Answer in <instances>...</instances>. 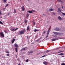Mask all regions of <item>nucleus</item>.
Masks as SVG:
<instances>
[{
    "label": "nucleus",
    "instance_id": "obj_1",
    "mask_svg": "<svg viewBox=\"0 0 65 65\" xmlns=\"http://www.w3.org/2000/svg\"><path fill=\"white\" fill-rule=\"evenodd\" d=\"M26 32V30L23 29L22 30L20 31V35H22L24 34V33Z\"/></svg>",
    "mask_w": 65,
    "mask_h": 65
},
{
    "label": "nucleus",
    "instance_id": "obj_2",
    "mask_svg": "<svg viewBox=\"0 0 65 65\" xmlns=\"http://www.w3.org/2000/svg\"><path fill=\"white\" fill-rule=\"evenodd\" d=\"M54 30L56 31H60V28L58 27H56L54 29Z\"/></svg>",
    "mask_w": 65,
    "mask_h": 65
},
{
    "label": "nucleus",
    "instance_id": "obj_3",
    "mask_svg": "<svg viewBox=\"0 0 65 65\" xmlns=\"http://www.w3.org/2000/svg\"><path fill=\"white\" fill-rule=\"evenodd\" d=\"M1 36L2 37H4V34L3 32H1L0 33Z\"/></svg>",
    "mask_w": 65,
    "mask_h": 65
},
{
    "label": "nucleus",
    "instance_id": "obj_4",
    "mask_svg": "<svg viewBox=\"0 0 65 65\" xmlns=\"http://www.w3.org/2000/svg\"><path fill=\"white\" fill-rule=\"evenodd\" d=\"M61 11V9L60 8H58V12L59 13H60Z\"/></svg>",
    "mask_w": 65,
    "mask_h": 65
},
{
    "label": "nucleus",
    "instance_id": "obj_5",
    "mask_svg": "<svg viewBox=\"0 0 65 65\" xmlns=\"http://www.w3.org/2000/svg\"><path fill=\"white\" fill-rule=\"evenodd\" d=\"M63 34H64V33L58 32L57 35H58L61 36V35H63Z\"/></svg>",
    "mask_w": 65,
    "mask_h": 65
},
{
    "label": "nucleus",
    "instance_id": "obj_6",
    "mask_svg": "<svg viewBox=\"0 0 65 65\" xmlns=\"http://www.w3.org/2000/svg\"><path fill=\"white\" fill-rule=\"evenodd\" d=\"M25 8L24 7L22 6L21 7V9L22 11H24V10H25Z\"/></svg>",
    "mask_w": 65,
    "mask_h": 65
},
{
    "label": "nucleus",
    "instance_id": "obj_7",
    "mask_svg": "<svg viewBox=\"0 0 65 65\" xmlns=\"http://www.w3.org/2000/svg\"><path fill=\"white\" fill-rule=\"evenodd\" d=\"M58 19L59 20H62V19L61 18L60 16H59L58 17Z\"/></svg>",
    "mask_w": 65,
    "mask_h": 65
},
{
    "label": "nucleus",
    "instance_id": "obj_8",
    "mask_svg": "<svg viewBox=\"0 0 65 65\" xmlns=\"http://www.w3.org/2000/svg\"><path fill=\"white\" fill-rule=\"evenodd\" d=\"M58 40V39H52V41H56L57 40Z\"/></svg>",
    "mask_w": 65,
    "mask_h": 65
},
{
    "label": "nucleus",
    "instance_id": "obj_9",
    "mask_svg": "<svg viewBox=\"0 0 65 65\" xmlns=\"http://www.w3.org/2000/svg\"><path fill=\"white\" fill-rule=\"evenodd\" d=\"M43 63L44 64V65H46L47 64H48V62L45 61H44L43 62Z\"/></svg>",
    "mask_w": 65,
    "mask_h": 65
},
{
    "label": "nucleus",
    "instance_id": "obj_10",
    "mask_svg": "<svg viewBox=\"0 0 65 65\" xmlns=\"http://www.w3.org/2000/svg\"><path fill=\"white\" fill-rule=\"evenodd\" d=\"M14 46L16 47H18V45L16 43H15Z\"/></svg>",
    "mask_w": 65,
    "mask_h": 65
},
{
    "label": "nucleus",
    "instance_id": "obj_11",
    "mask_svg": "<svg viewBox=\"0 0 65 65\" xmlns=\"http://www.w3.org/2000/svg\"><path fill=\"white\" fill-rule=\"evenodd\" d=\"M33 11H34V10H32V11H28V12H29V13H32Z\"/></svg>",
    "mask_w": 65,
    "mask_h": 65
},
{
    "label": "nucleus",
    "instance_id": "obj_12",
    "mask_svg": "<svg viewBox=\"0 0 65 65\" xmlns=\"http://www.w3.org/2000/svg\"><path fill=\"white\" fill-rule=\"evenodd\" d=\"M53 33L55 34H56V35H58V32H53Z\"/></svg>",
    "mask_w": 65,
    "mask_h": 65
},
{
    "label": "nucleus",
    "instance_id": "obj_13",
    "mask_svg": "<svg viewBox=\"0 0 65 65\" xmlns=\"http://www.w3.org/2000/svg\"><path fill=\"white\" fill-rule=\"evenodd\" d=\"M15 39H13L12 41H11L12 43H13L14 41H15Z\"/></svg>",
    "mask_w": 65,
    "mask_h": 65
},
{
    "label": "nucleus",
    "instance_id": "obj_14",
    "mask_svg": "<svg viewBox=\"0 0 65 65\" xmlns=\"http://www.w3.org/2000/svg\"><path fill=\"white\" fill-rule=\"evenodd\" d=\"M50 30H48L47 32V35H48L49 34V33H50Z\"/></svg>",
    "mask_w": 65,
    "mask_h": 65
},
{
    "label": "nucleus",
    "instance_id": "obj_15",
    "mask_svg": "<svg viewBox=\"0 0 65 65\" xmlns=\"http://www.w3.org/2000/svg\"><path fill=\"white\" fill-rule=\"evenodd\" d=\"M25 48H25L22 49L21 50V51H25Z\"/></svg>",
    "mask_w": 65,
    "mask_h": 65
},
{
    "label": "nucleus",
    "instance_id": "obj_16",
    "mask_svg": "<svg viewBox=\"0 0 65 65\" xmlns=\"http://www.w3.org/2000/svg\"><path fill=\"white\" fill-rule=\"evenodd\" d=\"M11 31H15V29L13 28L12 29H11Z\"/></svg>",
    "mask_w": 65,
    "mask_h": 65
},
{
    "label": "nucleus",
    "instance_id": "obj_17",
    "mask_svg": "<svg viewBox=\"0 0 65 65\" xmlns=\"http://www.w3.org/2000/svg\"><path fill=\"white\" fill-rule=\"evenodd\" d=\"M29 29H30V27H29V26H28L27 27V31H28V30H29Z\"/></svg>",
    "mask_w": 65,
    "mask_h": 65
},
{
    "label": "nucleus",
    "instance_id": "obj_18",
    "mask_svg": "<svg viewBox=\"0 0 65 65\" xmlns=\"http://www.w3.org/2000/svg\"><path fill=\"white\" fill-rule=\"evenodd\" d=\"M64 54L62 53H61L60 54H58V55H60V56H61V55H63Z\"/></svg>",
    "mask_w": 65,
    "mask_h": 65
},
{
    "label": "nucleus",
    "instance_id": "obj_19",
    "mask_svg": "<svg viewBox=\"0 0 65 65\" xmlns=\"http://www.w3.org/2000/svg\"><path fill=\"white\" fill-rule=\"evenodd\" d=\"M60 1L61 3H64V1Z\"/></svg>",
    "mask_w": 65,
    "mask_h": 65
},
{
    "label": "nucleus",
    "instance_id": "obj_20",
    "mask_svg": "<svg viewBox=\"0 0 65 65\" xmlns=\"http://www.w3.org/2000/svg\"><path fill=\"white\" fill-rule=\"evenodd\" d=\"M15 51H16V52H18V48H15Z\"/></svg>",
    "mask_w": 65,
    "mask_h": 65
},
{
    "label": "nucleus",
    "instance_id": "obj_21",
    "mask_svg": "<svg viewBox=\"0 0 65 65\" xmlns=\"http://www.w3.org/2000/svg\"><path fill=\"white\" fill-rule=\"evenodd\" d=\"M55 14H56V13H55L54 12H53L52 13V14L53 15H55Z\"/></svg>",
    "mask_w": 65,
    "mask_h": 65
},
{
    "label": "nucleus",
    "instance_id": "obj_22",
    "mask_svg": "<svg viewBox=\"0 0 65 65\" xmlns=\"http://www.w3.org/2000/svg\"><path fill=\"white\" fill-rule=\"evenodd\" d=\"M49 10H50V11H53L54 10L53 9H49Z\"/></svg>",
    "mask_w": 65,
    "mask_h": 65
},
{
    "label": "nucleus",
    "instance_id": "obj_23",
    "mask_svg": "<svg viewBox=\"0 0 65 65\" xmlns=\"http://www.w3.org/2000/svg\"><path fill=\"white\" fill-rule=\"evenodd\" d=\"M8 5H9V4H7L6 6H5V7H7V6H8Z\"/></svg>",
    "mask_w": 65,
    "mask_h": 65
},
{
    "label": "nucleus",
    "instance_id": "obj_24",
    "mask_svg": "<svg viewBox=\"0 0 65 65\" xmlns=\"http://www.w3.org/2000/svg\"><path fill=\"white\" fill-rule=\"evenodd\" d=\"M26 17H29V14H26Z\"/></svg>",
    "mask_w": 65,
    "mask_h": 65
},
{
    "label": "nucleus",
    "instance_id": "obj_25",
    "mask_svg": "<svg viewBox=\"0 0 65 65\" xmlns=\"http://www.w3.org/2000/svg\"><path fill=\"white\" fill-rule=\"evenodd\" d=\"M36 24L35 22H34L33 23V25L34 26Z\"/></svg>",
    "mask_w": 65,
    "mask_h": 65
},
{
    "label": "nucleus",
    "instance_id": "obj_26",
    "mask_svg": "<svg viewBox=\"0 0 65 65\" xmlns=\"http://www.w3.org/2000/svg\"><path fill=\"white\" fill-rule=\"evenodd\" d=\"M0 24H1L2 25V24H3V23L1 21H0Z\"/></svg>",
    "mask_w": 65,
    "mask_h": 65
},
{
    "label": "nucleus",
    "instance_id": "obj_27",
    "mask_svg": "<svg viewBox=\"0 0 65 65\" xmlns=\"http://www.w3.org/2000/svg\"><path fill=\"white\" fill-rule=\"evenodd\" d=\"M50 51H51V50H48L46 52V53H48V52H50Z\"/></svg>",
    "mask_w": 65,
    "mask_h": 65
},
{
    "label": "nucleus",
    "instance_id": "obj_28",
    "mask_svg": "<svg viewBox=\"0 0 65 65\" xmlns=\"http://www.w3.org/2000/svg\"><path fill=\"white\" fill-rule=\"evenodd\" d=\"M61 65H65V63H61Z\"/></svg>",
    "mask_w": 65,
    "mask_h": 65
},
{
    "label": "nucleus",
    "instance_id": "obj_29",
    "mask_svg": "<svg viewBox=\"0 0 65 65\" xmlns=\"http://www.w3.org/2000/svg\"><path fill=\"white\" fill-rule=\"evenodd\" d=\"M46 31H44L43 32V34H45V33H46Z\"/></svg>",
    "mask_w": 65,
    "mask_h": 65
},
{
    "label": "nucleus",
    "instance_id": "obj_30",
    "mask_svg": "<svg viewBox=\"0 0 65 65\" xmlns=\"http://www.w3.org/2000/svg\"><path fill=\"white\" fill-rule=\"evenodd\" d=\"M34 32H36V31H37V30L36 29H35L34 30Z\"/></svg>",
    "mask_w": 65,
    "mask_h": 65
},
{
    "label": "nucleus",
    "instance_id": "obj_31",
    "mask_svg": "<svg viewBox=\"0 0 65 65\" xmlns=\"http://www.w3.org/2000/svg\"><path fill=\"white\" fill-rule=\"evenodd\" d=\"M62 14L63 15H65V13L62 12Z\"/></svg>",
    "mask_w": 65,
    "mask_h": 65
},
{
    "label": "nucleus",
    "instance_id": "obj_32",
    "mask_svg": "<svg viewBox=\"0 0 65 65\" xmlns=\"http://www.w3.org/2000/svg\"><path fill=\"white\" fill-rule=\"evenodd\" d=\"M29 61L28 59H27L26 60V62H28V61Z\"/></svg>",
    "mask_w": 65,
    "mask_h": 65
},
{
    "label": "nucleus",
    "instance_id": "obj_33",
    "mask_svg": "<svg viewBox=\"0 0 65 65\" xmlns=\"http://www.w3.org/2000/svg\"><path fill=\"white\" fill-rule=\"evenodd\" d=\"M18 28H15V31H16V30H18Z\"/></svg>",
    "mask_w": 65,
    "mask_h": 65
},
{
    "label": "nucleus",
    "instance_id": "obj_34",
    "mask_svg": "<svg viewBox=\"0 0 65 65\" xmlns=\"http://www.w3.org/2000/svg\"><path fill=\"white\" fill-rule=\"evenodd\" d=\"M7 56H8V57H9V54H8L7 55Z\"/></svg>",
    "mask_w": 65,
    "mask_h": 65
},
{
    "label": "nucleus",
    "instance_id": "obj_35",
    "mask_svg": "<svg viewBox=\"0 0 65 65\" xmlns=\"http://www.w3.org/2000/svg\"><path fill=\"white\" fill-rule=\"evenodd\" d=\"M3 2H6V0H4L3 1Z\"/></svg>",
    "mask_w": 65,
    "mask_h": 65
},
{
    "label": "nucleus",
    "instance_id": "obj_36",
    "mask_svg": "<svg viewBox=\"0 0 65 65\" xmlns=\"http://www.w3.org/2000/svg\"><path fill=\"white\" fill-rule=\"evenodd\" d=\"M25 23H27V20H25Z\"/></svg>",
    "mask_w": 65,
    "mask_h": 65
},
{
    "label": "nucleus",
    "instance_id": "obj_37",
    "mask_svg": "<svg viewBox=\"0 0 65 65\" xmlns=\"http://www.w3.org/2000/svg\"><path fill=\"white\" fill-rule=\"evenodd\" d=\"M4 31L5 32V33H6V34L7 33V32L6 31V30H5Z\"/></svg>",
    "mask_w": 65,
    "mask_h": 65
},
{
    "label": "nucleus",
    "instance_id": "obj_38",
    "mask_svg": "<svg viewBox=\"0 0 65 65\" xmlns=\"http://www.w3.org/2000/svg\"><path fill=\"white\" fill-rule=\"evenodd\" d=\"M48 35H47H47L46 36V38H47V37H48Z\"/></svg>",
    "mask_w": 65,
    "mask_h": 65
},
{
    "label": "nucleus",
    "instance_id": "obj_39",
    "mask_svg": "<svg viewBox=\"0 0 65 65\" xmlns=\"http://www.w3.org/2000/svg\"><path fill=\"white\" fill-rule=\"evenodd\" d=\"M16 11H15V9H14V11L13 12L14 13H15Z\"/></svg>",
    "mask_w": 65,
    "mask_h": 65
},
{
    "label": "nucleus",
    "instance_id": "obj_40",
    "mask_svg": "<svg viewBox=\"0 0 65 65\" xmlns=\"http://www.w3.org/2000/svg\"><path fill=\"white\" fill-rule=\"evenodd\" d=\"M6 53H9V52H8V51H7L6 52Z\"/></svg>",
    "mask_w": 65,
    "mask_h": 65
},
{
    "label": "nucleus",
    "instance_id": "obj_41",
    "mask_svg": "<svg viewBox=\"0 0 65 65\" xmlns=\"http://www.w3.org/2000/svg\"><path fill=\"white\" fill-rule=\"evenodd\" d=\"M57 1H58V2H60L61 0H57Z\"/></svg>",
    "mask_w": 65,
    "mask_h": 65
},
{
    "label": "nucleus",
    "instance_id": "obj_42",
    "mask_svg": "<svg viewBox=\"0 0 65 65\" xmlns=\"http://www.w3.org/2000/svg\"><path fill=\"white\" fill-rule=\"evenodd\" d=\"M1 11L0 10V15L1 14Z\"/></svg>",
    "mask_w": 65,
    "mask_h": 65
},
{
    "label": "nucleus",
    "instance_id": "obj_43",
    "mask_svg": "<svg viewBox=\"0 0 65 65\" xmlns=\"http://www.w3.org/2000/svg\"><path fill=\"white\" fill-rule=\"evenodd\" d=\"M33 53V51H31L30 52V53Z\"/></svg>",
    "mask_w": 65,
    "mask_h": 65
},
{
    "label": "nucleus",
    "instance_id": "obj_44",
    "mask_svg": "<svg viewBox=\"0 0 65 65\" xmlns=\"http://www.w3.org/2000/svg\"><path fill=\"white\" fill-rule=\"evenodd\" d=\"M44 56H45V55H44V56H42V57H44Z\"/></svg>",
    "mask_w": 65,
    "mask_h": 65
},
{
    "label": "nucleus",
    "instance_id": "obj_45",
    "mask_svg": "<svg viewBox=\"0 0 65 65\" xmlns=\"http://www.w3.org/2000/svg\"><path fill=\"white\" fill-rule=\"evenodd\" d=\"M54 37H55L56 38V37H57V36H54Z\"/></svg>",
    "mask_w": 65,
    "mask_h": 65
},
{
    "label": "nucleus",
    "instance_id": "obj_46",
    "mask_svg": "<svg viewBox=\"0 0 65 65\" xmlns=\"http://www.w3.org/2000/svg\"><path fill=\"white\" fill-rule=\"evenodd\" d=\"M61 52H62V51L59 52H58V53H61Z\"/></svg>",
    "mask_w": 65,
    "mask_h": 65
},
{
    "label": "nucleus",
    "instance_id": "obj_47",
    "mask_svg": "<svg viewBox=\"0 0 65 65\" xmlns=\"http://www.w3.org/2000/svg\"><path fill=\"white\" fill-rule=\"evenodd\" d=\"M43 15H45V14H43Z\"/></svg>",
    "mask_w": 65,
    "mask_h": 65
},
{
    "label": "nucleus",
    "instance_id": "obj_48",
    "mask_svg": "<svg viewBox=\"0 0 65 65\" xmlns=\"http://www.w3.org/2000/svg\"><path fill=\"white\" fill-rule=\"evenodd\" d=\"M18 65H21L20 64V63H19V64H18Z\"/></svg>",
    "mask_w": 65,
    "mask_h": 65
},
{
    "label": "nucleus",
    "instance_id": "obj_49",
    "mask_svg": "<svg viewBox=\"0 0 65 65\" xmlns=\"http://www.w3.org/2000/svg\"><path fill=\"white\" fill-rule=\"evenodd\" d=\"M61 57H63V58H64V56H62Z\"/></svg>",
    "mask_w": 65,
    "mask_h": 65
},
{
    "label": "nucleus",
    "instance_id": "obj_50",
    "mask_svg": "<svg viewBox=\"0 0 65 65\" xmlns=\"http://www.w3.org/2000/svg\"><path fill=\"white\" fill-rule=\"evenodd\" d=\"M52 36H54V35H52Z\"/></svg>",
    "mask_w": 65,
    "mask_h": 65
},
{
    "label": "nucleus",
    "instance_id": "obj_51",
    "mask_svg": "<svg viewBox=\"0 0 65 65\" xmlns=\"http://www.w3.org/2000/svg\"><path fill=\"white\" fill-rule=\"evenodd\" d=\"M62 7V8H63V6H62V7Z\"/></svg>",
    "mask_w": 65,
    "mask_h": 65
},
{
    "label": "nucleus",
    "instance_id": "obj_52",
    "mask_svg": "<svg viewBox=\"0 0 65 65\" xmlns=\"http://www.w3.org/2000/svg\"><path fill=\"white\" fill-rule=\"evenodd\" d=\"M2 18V17H1V18Z\"/></svg>",
    "mask_w": 65,
    "mask_h": 65
},
{
    "label": "nucleus",
    "instance_id": "obj_53",
    "mask_svg": "<svg viewBox=\"0 0 65 65\" xmlns=\"http://www.w3.org/2000/svg\"><path fill=\"white\" fill-rule=\"evenodd\" d=\"M3 10H4V9H3Z\"/></svg>",
    "mask_w": 65,
    "mask_h": 65
},
{
    "label": "nucleus",
    "instance_id": "obj_54",
    "mask_svg": "<svg viewBox=\"0 0 65 65\" xmlns=\"http://www.w3.org/2000/svg\"><path fill=\"white\" fill-rule=\"evenodd\" d=\"M28 1H30V0H28Z\"/></svg>",
    "mask_w": 65,
    "mask_h": 65
},
{
    "label": "nucleus",
    "instance_id": "obj_55",
    "mask_svg": "<svg viewBox=\"0 0 65 65\" xmlns=\"http://www.w3.org/2000/svg\"><path fill=\"white\" fill-rule=\"evenodd\" d=\"M20 0V1H21V0Z\"/></svg>",
    "mask_w": 65,
    "mask_h": 65
}]
</instances>
